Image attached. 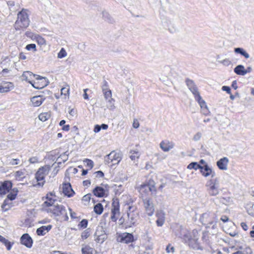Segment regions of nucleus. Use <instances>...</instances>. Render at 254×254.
Instances as JSON below:
<instances>
[{"label": "nucleus", "mask_w": 254, "mask_h": 254, "mask_svg": "<svg viewBox=\"0 0 254 254\" xmlns=\"http://www.w3.org/2000/svg\"><path fill=\"white\" fill-rule=\"evenodd\" d=\"M95 173L97 175L96 177H99V178L103 177L104 176L103 172L101 171H98L96 172Z\"/></svg>", "instance_id": "obj_62"}, {"label": "nucleus", "mask_w": 254, "mask_h": 254, "mask_svg": "<svg viewBox=\"0 0 254 254\" xmlns=\"http://www.w3.org/2000/svg\"><path fill=\"white\" fill-rule=\"evenodd\" d=\"M88 225V221L86 219H82L79 224H78V226L81 228H85L87 227Z\"/></svg>", "instance_id": "obj_43"}, {"label": "nucleus", "mask_w": 254, "mask_h": 254, "mask_svg": "<svg viewBox=\"0 0 254 254\" xmlns=\"http://www.w3.org/2000/svg\"><path fill=\"white\" fill-rule=\"evenodd\" d=\"M234 51L236 54H240L247 59L250 58V55L242 48H235Z\"/></svg>", "instance_id": "obj_29"}, {"label": "nucleus", "mask_w": 254, "mask_h": 254, "mask_svg": "<svg viewBox=\"0 0 254 254\" xmlns=\"http://www.w3.org/2000/svg\"><path fill=\"white\" fill-rule=\"evenodd\" d=\"M68 153L67 151H66V152H64V153L62 154L57 159L56 162L53 164V165H55V164L56 162H57V163L58 164V167H60L62 163H64L68 160Z\"/></svg>", "instance_id": "obj_24"}, {"label": "nucleus", "mask_w": 254, "mask_h": 254, "mask_svg": "<svg viewBox=\"0 0 254 254\" xmlns=\"http://www.w3.org/2000/svg\"><path fill=\"white\" fill-rule=\"evenodd\" d=\"M52 227L51 225L42 226L37 229L36 233L38 236H44L52 229Z\"/></svg>", "instance_id": "obj_22"}, {"label": "nucleus", "mask_w": 254, "mask_h": 254, "mask_svg": "<svg viewBox=\"0 0 254 254\" xmlns=\"http://www.w3.org/2000/svg\"><path fill=\"white\" fill-rule=\"evenodd\" d=\"M45 98H43V96H36L31 99V102L33 106L38 107L42 104Z\"/></svg>", "instance_id": "obj_20"}, {"label": "nucleus", "mask_w": 254, "mask_h": 254, "mask_svg": "<svg viewBox=\"0 0 254 254\" xmlns=\"http://www.w3.org/2000/svg\"><path fill=\"white\" fill-rule=\"evenodd\" d=\"M234 72L239 75H245V67L242 64L237 65L234 69Z\"/></svg>", "instance_id": "obj_30"}, {"label": "nucleus", "mask_w": 254, "mask_h": 254, "mask_svg": "<svg viewBox=\"0 0 254 254\" xmlns=\"http://www.w3.org/2000/svg\"><path fill=\"white\" fill-rule=\"evenodd\" d=\"M140 156V153L137 149H131L129 152V157L136 165Z\"/></svg>", "instance_id": "obj_18"}, {"label": "nucleus", "mask_w": 254, "mask_h": 254, "mask_svg": "<svg viewBox=\"0 0 254 254\" xmlns=\"http://www.w3.org/2000/svg\"><path fill=\"white\" fill-rule=\"evenodd\" d=\"M166 252L168 253H173L174 252V251H175V249L173 247L171 246V245H169L166 249Z\"/></svg>", "instance_id": "obj_56"}, {"label": "nucleus", "mask_w": 254, "mask_h": 254, "mask_svg": "<svg viewBox=\"0 0 254 254\" xmlns=\"http://www.w3.org/2000/svg\"><path fill=\"white\" fill-rule=\"evenodd\" d=\"M122 159L121 155L115 151H112L109 154L106 156L105 161L107 164H110L111 166L118 164Z\"/></svg>", "instance_id": "obj_8"}, {"label": "nucleus", "mask_w": 254, "mask_h": 254, "mask_svg": "<svg viewBox=\"0 0 254 254\" xmlns=\"http://www.w3.org/2000/svg\"><path fill=\"white\" fill-rule=\"evenodd\" d=\"M26 173L25 170L16 171L14 173V177L17 181H21L26 177Z\"/></svg>", "instance_id": "obj_28"}, {"label": "nucleus", "mask_w": 254, "mask_h": 254, "mask_svg": "<svg viewBox=\"0 0 254 254\" xmlns=\"http://www.w3.org/2000/svg\"><path fill=\"white\" fill-rule=\"evenodd\" d=\"M173 232L175 236L180 238L182 242L190 248L194 250H203V247L199 241L200 230L193 229L190 232L182 226L177 225Z\"/></svg>", "instance_id": "obj_1"}, {"label": "nucleus", "mask_w": 254, "mask_h": 254, "mask_svg": "<svg viewBox=\"0 0 254 254\" xmlns=\"http://www.w3.org/2000/svg\"><path fill=\"white\" fill-rule=\"evenodd\" d=\"M14 88V85L12 82L3 81L0 85V93H4L8 92L13 89Z\"/></svg>", "instance_id": "obj_13"}, {"label": "nucleus", "mask_w": 254, "mask_h": 254, "mask_svg": "<svg viewBox=\"0 0 254 254\" xmlns=\"http://www.w3.org/2000/svg\"><path fill=\"white\" fill-rule=\"evenodd\" d=\"M25 48L28 51H30L31 50H33L34 51H36V45L35 44H28L26 46Z\"/></svg>", "instance_id": "obj_45"}, {"label": "nucleus", "mask_w": 254, "mask_h": 254, "mask_svg": "<svg viewBox=\"0 0 254 254\" xmlns=\"http://www.w3.org/2000/svg\"><path fill=\"white\" fill-rule=\"evenodd\" d=\"M16 194L13 192H10L7 195V198L10 200H13L15 199Z\"/></svg>", "instance_id": "obj_51"}, {"label": "nucleus", "mask_w": 254, "mask_h": 254, "mask_svg": "<svg viewBox=\"0 0 254 254\" xmlns=\"http://www.w3.org/2000/svg\"><path fill=\"white\" fill-rule=\"evenodd\" d=\"M67 53L64 48H62L59 53L58 54V58L59 59H62L66 56Z\"/></svg>", "instance_id": "obj_42"}, {"label": "nucleus", "mask_w": 254, "mask_h": 254, "mask_svg": "<svg viewBox=\"0 0 254 254\" xmlns=\"http://www.w3.org/2000/svg\"><path fill=\"white\" fill-rule=\"evenodd\" d=\"M106 101L107 105L106 107L110 110H114L115 108V106L114 105L115 100L113 99H110Z\"/></svg>", "instance_id": "obj_38"}, {"label": "nucleus", "mask_w": 254, "mask_h": 254, "mask_svg": "<svg viewBox=\"0 0 254 254\" xmlns=\"http://www.w3.org/2000/svg\"><path fill=\"white\" fill-rule=\"evenodd\" d=\"M102 16L104 19L109 23H112L114 22V19L107 11H103L102 12Z\"/></svg>", "instance_id": "obj_33"}, {"label": "nucleus", "mask_w": 254, "mask_h": 254, "mask_svg": "<svg viewBox=\"0 0 254 254\" xmlns=\"http://www.w3.org/2000/svg\"><path fill=\"white\" fill-rule=\"evenodd\" d=\"M49 83L48 79L45 77L42 80L37 82H34L33 87L36 89H42L48 85Z\"/></svg>", "instance_id": "obj_25"}, {"label": "nucleus", "mask_w": 254, "mask_h": 254, "mask_svg": "<svg viewBox=\"0 0 254 254\" xmlns=\"http://www.w3.org/2000/svg\"><path fill=\"white\" fill-rule=\"evenodd\" d=\"M33 77H34L36 80H39V81L42 80L45 78L37 74H34V76H33Z\"/></svg>", "instance_id": "obj_64"}, {"label": "nucleus", "mask_w": 254, "mask_h": 254, "mask_svg": "<svg viewBox=\"0 0 254 254\" xmlns=\"http://www.w3.org/2000/svg\"><path fill=\"white\" fill-rule=\"evenodd\" d=\"M217 220L216 215L213 213H204L200 218V221L206 228L212 229H215Z\"/></svg>", "instance_id": "obj_6"}, {"label": "nucleus", "mask_w": 254, "mask_h": 254, "mask_svg": "<svg viewBox=\"0 0 254 254\" xmlns=\"http://www.w3.org/2000/svg\"><path fill=\"white\" fill-rule=\"evenodd\" d=\"M46 198L47 200L44 202V205H45L48 207H52L54 205L55 202L57 200V196L54 197L50 196L48 195H46Z\"/></svg>", "instance_id": "obj_26"}, {"label": "nucleus", "mask_w": 254, "mask_h": 254, "mask_svg": "<svg viewBox=\"0 0 254 254\" xmlns=\"http://www.w3.org/2000/svg\"><path fill=\"white\" fill-rule=\"evenodd\" d=\"M120 213L119 202L117 200H114L112 203V214L119 216Z\"/></svg>", "instance_id": "obj_27"}, {"label": "nucleus", "mask_w": 254, "mask_h": 254, "mask_svg": "<svg viewBox=\"0 0 254 254\" xmlns=\"http://www.w3.org/2000/svg\"><path fill=\"white\" fill-rule=\"evenodd\" d=\"M133 241V236L131 233H123L121 236V242L128 244Z\"/></svg>", "instance_id": "obj_21"}, {"label": "nucleus", "mask_w": 254, "mask_h": 254, "mask_svg": "<svg viewBox=\"0 0 254 254\" xmlns=\"http://www.w3.org/2000/svg\"><path fill=\"white\" fill-rule=\"evenodd\" d=\"M201 136V133L199 132H198L193 136V140L194 141H197L200 139Z\"/></svg>", "instance_id": "obj_53"}, {"label": "nucleus", "mask_w": 254, "mask_h": 254, "mask_svg": "<svg viewBox=\"0 0 254 254\" xmlns=\"http://www.w3.org/2000/svg\"><path fill=\"white\" fill-rule=\"evenodd\" d=\"M89 236V233L87 230H85L81 234V238L82 239H86Z\"/></svg>", "instance_id": "obj_52"}, {"label": "nucleus", "mask_w": 254, "mask_h": 254, "mask_svg": "<svg viewBox=\"0 0 254 254\" xmlns=\"http://www.w3.org/2000/svg\"><path fill=\"white\" fill-rule=\"evenodd\" d=\"M33 39L35 40L39 45H46L45 39L39 35H34Z\"/></svg>", "instance_id": "obj_32"}, {"label": "nucleus", "mask_w": 254, "mask_h": 254, "mask_svg": "<svg viewBox=\"0 0 254 254\" xmlns=\"http://www.w3.org/2000/svg\"><path fill=\"white\" fill-rule=\"evenodd\" d=\"M20 243L27 248H31L33 245V240L28 234L25 233L21 237Z\"/></svg>", "instance_id": "obj_11"}, {"label": "nucleus", "mask_w": 254, "mask_h": 254, "mask_svg": "<svg viewBox=\"0 0 254 254\" xmlns=\"http://www.w3.org/2000/svg\"><path fill=\"white\" fill-rule=\"evenodd\" d=\"M142 200L146 213L149 216H152L154 213L155 209L151 199L149 198H143Z\"/></svg>", "instance_id": "obj_10"}, {"label": "nucleus", "mask_w": 254, "mask_h": 254, "mask_svg": "<svg viewBox=\"0 0 254 254\" xmlns=\"http://www.w3.org/2000/svg\"><path fill=\"white\" fill-rule=\"evenodd\" d=\"M49 165H45L40 167L35 174V179L38 182L37 185L43 187L45 184V178L47 175L50 170Z\"/></svg>", "instance_id": "obj_7"}, {"label": "nucleus", "mask_w": 254, "mask_h": 254, "mask_svg": "<svg viewBox=\"0 0 254 254\" xmlns=\"http://www.w3.org/2000/svg\"><path fill=\"white\" fill-rule=\"evenodd\" d=\"M29 23L30 20L28 18L27 10L23 9L18 12L17 19L15 23L14 27L16 31L24 30L29 26Z\"/></svg>", "instance_id": "obj_3"}, {"label": "nucleus", "mask_w": 254, "mask_h": 254, "mask_svg": "<svg viewBox=\"0 0 254 254\" xmlns=\"http://www.w3.org/2000/svg\"><path fill=\"white\" fill-rule=\"evenodd\" d=\"M200 173L204 177L211 176L205 184V187L208 194L211 196H216L220 193L219 180L218 178H215V171L210 167L207 164L201 166L200 170Z\"/></svg>", "instance_id": "obj_2"}, {"label": "nucleus", "mask_w": 254, "mask_h": 254, "mask_svg": "<svg viewBox=\"0 0 254 254\" xmlns=\"http://www.w3.org/2000/svg\"><path fill=\"white\" fill-rule=\"evenodd\" d=\"M95 241L98 243H103L105 239V235H98L97 232H96L94 234Z\"/></svg>", "instance_id": "obj_35"}, {"label": "nucleus", "mask_w": 254, "mask_h": 254, "mask_svg": "<svg viewBox=\"0 0 254 254\" xmlns=\"http://www.w3.org/2000/svg\"><path fill=\"white\" fill-rule=\"evenodd\" d=\"M94 212L98 214H101L103 211V207L101 203H98L96 204L94 207Z\"/></svg>", "instance_id": "obj_37"}, {"label": "nucleus", "mask_w": 254, "mask_h": 254, "mask_svg": "<svg viewBox=\"0 0 254 254\" xmlns=\"http://www.w3.org/2000/svg\"><path fill=\"white\" fill-rule=\"evenodd\" d=\"M29 161L31 164H35L38 162V158L37 157H32L29 158Z\"/></svg>", "instance_id": "obj_55"}, {"label": "nucleus", "mask_w": 254, "mask_h": 254, "mask_svg": "<svg viewBox=\"0 0 254 254\" xmlns=\"http://www.w3.org/2000/svg\"><path fill=\"white\" fill-rule=\"evenodd\" d=\"M242 252L243 254H252V251L249 247H247L246 249Z\"/></svg>", "instance_id": "obj_54"}, {"label": "nucleus", "mask_w": 254, "mask_h": 254, "mask_svg": "<svg viewBox=\"0 0 254 254\" xmlns=\"http://www.w3.org/2000/svg\"><path fill=\"white\" fill-rule=\"evenodd\" d=\"M157 220H156L157 225L159 227L163 226L165 222V213L162 210L157 211L156 214Z\"/></svg>", "instance_id": "obj_19"}, {"label": "nucleus", "mask_w": 254, "mask_h": 254, "mask_svg": "<svg viewBox=\"0 0 254 254\" xmlns=\"http://www.w3.org/2000/svg\"><path fill=\"white\" fill-rule=\"evenodd\" d=\"M229 159L228 158L224 157L219 159L216 162L218 168L221 170H226L228 168Z\"/></svg>", "instance_id": "obj_16"}, {"label": "nucleus", "mask_w": 254, "mask_h": 254, "mask_svg": "<svg viewBox=\"0 0 254 254\" xmlns=\"http://www.w3.org/2000/svg\"><path fill=\"white\" fill-rule=\"evenodd\" d=\"M49 213H51L55 217H59L65 221L68 220V217L67 214L65 207L61 204L54 205L53 206L47 209Z\"/></svg>", "instance_id": "obj_4"}, {"label": "nucleus", "mask_w": 254, "mask_h": 254, "mask_svg": "<svg viewBox=\"0 0 254 254\" xmlns=\"http://www.w3.org/2000/svg\"><path fill=\"white\" fill-rule=\"evenodd\" d=\"M144 188L148 189L149 191L152 192L155 190V188L154 185H150L149 184H144Z\"/></svg>", "instance_id": "obj_50"}, {"label": "nucleus", "mask_w": 254, "mask_h": 254, "mask_svg": "<svg viewBox=\"0 0 254 254\" xmlns=\"http://www.w3.org/2000/svg\"><path fill=\"white\" fill-rule=\"evenodd\" d=\"M222 90L223 91H226L228 94H231V89L229 86H223L222 87Z\"/></svg>", "instance_id": "obj_58"}, {"label": "nucleus", "mask_w": 254, "mask_h": 254, "mask_svg": "<svg viewBox=\"0 0 254 254\" xmlns=\"http://www.w3.org/2000/svg\"><path fill=\"white\" fill-rule=\"evenodd\" d=\"M202 241H203L204 243L207 244L208 243V235L207 233L203 232L202 233V236L201 237Z\"/></svg>", "instance_id": "obj_44"}, {"label": "nucleus", "mask_w": 254, "mask_h": 254, "mask_svg": "<svg viewBox=\"0 0 254 254\" xmlns=\"http://www.w3.org/2000/svg\"><path fill=\"white\" fill-rule=\"evenodd\" d=\"M201 167V165H200V164H199L197 162H192L189 164V165L187 167V168L190 170L194 169L195 170H197V169H199L200 170Z\"/></svg>", "instance_id": "obj_34"}, {"label": "nucleus", "mask_w": 254, "mask_h": 254, "mask_svg": "<svg viewBox=\"0 0 254 254\" xmlns=\"http://www.w3.org/2000/svg\"><path fill=\"white\" fill-rule=\"evenodd\" d=\"M69 211L70 212V215L72 219H75L77 218L76 217V213L74 212H73L72 211V209L70 208H68Z\"/></svg>", "instance_id": "obj_59"}, {"label": "nucleus", "mask_w": 254, "mask_h": 254, "mask_svg": "<svg viewBox=\"0 0 254 254\" xmlns=\"http://www.w3.org/2000/svg\"><path fill=\"white\" fill-rule=\"evenodd\" d=\"M33 76H34V74H33L32 72L29 71H26L23 73L22 75V78L23 80L27 81L33 86V85L34 84V82H33L31 80L32 79Z\"/></svg>", "instance_id": "obj_23"}, {"label": "nucleus", "mask_w": 254, "mask_h": 254, "mask_svg": "<svg viewBox=\"0 0 254 254\" xmlns=\"http://www.w3.org/2000/svg\"><path fill=\"white\" fill-rule=\"evenodd\" d=\"M103 93L106 100L112 98V92L110 89L103 91Z\"/></svg>", "instance_id": "obj_41"}, {"label": "nucleus", "mask_w": 254, "mask_h": 254, "mask_svg": "<svg viewBox=\"0 0 254 254\" xmlns=\"http://www.w3.org/2000/svg\"><path fill=\"white\" fill-rule=\"evenodd\" d=\"M219 62L225 66H229L231 64V62L228 59H225L222 61H219Z\"/></svg>", "instance_id": "obj_47"}, {"label": "nucleus", "mask_w": 254, "mask_h": 254, "mask_svg": "<svg viewBox=\"0 0 254 254\" xmlns=\"http://www.w3.org/2000/svg\"><path fill=\"white\" fill-rule=\"evenodd\" d=\"M191 92L193 94L194 96V98L196 101L198 102L201 108H202L203 106H206L205 102L202 99L200 95L197 86L190 90Z\"/></svg>", "instance_id": "obj_12"}, {"label": "nucleus", "mask_w": 254, "mask_h": 254, "mask_svg": "<svg viewBox=\"0 0 254 254\" xmlns=\"http://www.w3.org/2000/svg\"><path fill=\"white\" fill-rule=\"evenodd\" d=\"M174 146V144L172 142L169 140L162 141L160 143V147L164 152H168Z\"/></svg>", "instance_id": "obj_17"}, {"label": "nucleus", "mask_w": 254, "mask_h": 254, "mask_svg": "<svg viewBox=\"0 0 254 254\" xmlns=\"http://www.w3.org/2000/svg\"><path fill=\"white\" fill-rule=\"evenodd\" d=\"M202 109V113L204 115H207L209 113V111L207 108V106H203L202 108H201Z\"/></svg>", "instance_id": "obj_61"}, {"label": "nucleus", "mask_w": 254, "mask_h": 254, "mask_svg": "<svg viewBox=\"0 0 254 254\" xmlns=\"http://www.w3.org/2000/svg\"><path fill=\"white\" fill-rule=\"evenodd\" d=\"M127 219L125 222L126 227H131L134 225L138 218V213L135 206H128L127 213Z\"/></svg>", "instance_id": "obj_5"}, {"label": "nucleus", "mask_w": 254, "mask_h": 254, "mask_svg": "<svg viewBox=\"0 0 254 254\" xmlns=\"http://www.w3.org/2000/svg\"><path fill=\"white\" fill-rule=\"evenodd\" d=\"M69 91V87L67 86V87H63L61 89V94L66 95L68 94Z\"/></svg>", "instance_id": "obj_48"}, {"label": "nucleus", "mask_w": 254, "mask_h": 254, "mask_svg": "<svg viewBox=\"0 0 254 254\" xmlns=\"http://www.w3.org/2000/svg\"><path fill=\"white\" fill-rule=\"evenodd\" d=\"M12 187L10 181H6L1 183L0 186V194H5L8 192Z\"/></svg>", "instance_id": "obj_14"}, {"label": "nucleus", "mask_w": 254, "mask_h": 254, "mask_svg": "<svg viewBox=\"0 0 254 254\" xmlns=\"http://www.w3.org/2000/svg\"><path fill=\"white\" fill-rule=\"evenodd\" d=\"M19 160L18 159H12L9 162V164L11 165H15L19 164Z\"/></svg>", "instance_id": "obj_57"}, {"label": "nucleus", "mask_w": 254, "mask_h": 254, "mask_svg": "<svg viewBox=\"0 0 254 254\" xmlns=\"http://www.w3.org/2000/svg\"><path fill=\"white\" fill-rule=\"evenodd\" d=\"M84 161L86 163V166L88 167L90 169L93 168L94 166V163L91 160L86 159Z\"/></svg>", "instance_id": "obj_46"}, {"label": "nucleus", "mask_w": 254, "mask_h": 254, "mask_svg": "<svg viewBox=\"0 0 254 254\" xmlns=\"http://www.w3.org/2000/svg\"><path fill=\"white\" fill-rule=\"evenodd\" d=\"M102 187L97 186L93 190V194L98 197H103L107 196L109 193V186L108 185H103Z\"/></svg>", "instance_id": "obj_9"}, {"label": "nucleus", "mask_w": 254, "mask_h": 254, "mask_svg": "<svg viewBox=\"0 0 254 254\" xmlns=\"http://www.w3.org/2000/svg\"><path fill=\"white\" fill-rule=\"evenodd\" d=\"M101 130V127L100 125H96L95 126L94 131L96 133L99 132Z\"/></svg>", "instance_id": "obj_63"}, {"label": "nucleus", "mask_w": 254, "mask_h": 254, "mask_svg": "<svg viewBox=\"0 0 254 254\" xmlns=\"http://www.w3.org/2000/svg\"><path fill=\"white\" fill-rule=\"evenodd\" d=\"M186 83L189 90L191 89L194 88V87L196 86L194 82L192 80L190 79L189 78H187L186 79Z\"/></svg>", "instance_id": "obj_39"}, {"label": "nucleus", "mask_w": 254, "mask_h": 254, "mask_svg": "<svg viewBox=\"0 0 254 254\" xmlns=\"http://www.w3.org/2000/svg\"><path fill=\"white\" fill-rule=\"evenodd\" d=\"M0 242L5 246L6 249L8 251L11 250L12 246L13 245V243H11L1 235H0Z\"/></svg>", "instance_id": "obj_31"}, {"label": "nucleus", "mask_w": 254, "mask_h": 254, "mask_svg": "<svg viewBox=\"0 0 254 254\" xmlns=\"http://www.w3.org/2000/svg\"><path fill=\"white\" fill-rule=\"evenodd\" d=\"M63 193L64 195L68 197H71L74 194V191L72 190L70 183H64L63 184Z\"/></svg>", "instance_id": "obj_15"}, {"label": "nucleus", "mask_w": 254, "mask_h": 254, "mask_svg": "<svg viewBox=\"0 0 254 254\" xmlns=\"http://www.w3.org/2000/svg\"><path fill=\"white\" fill-rule=\"evenodd\" d=\"M93 249L88 245L83 247L81 249L82 254H93Z\"/></svg>", "instance_id": "obj_36"}, {"label": "nucleus", "mask_w": 254, "mask_h": 254, "mask_svg": "<svg viewBox=\"0 0 254 254\" xmlns=\"http://www.w3.org/2000/svg\"><path fill=\"white\" fill-rule=\"evenodd\" d=\"M102 91H106L107 90H110L108 88V83L105 80H104L102 82Z\"/></svg>", "instance_id": "obj_49"}, {"label": "nucleus", "mask_w": 254, "mask_h": 254, "mask_svg": "<svg viewBox=\"0 0 254 254\" xmlns=\"http://www.w3.org/2000/svg\"><path fill=\"white\" fill-rule=\"evenodd\" d=\"M50 118V115L48 113H42L39 115V119L42 122L47 121Z\"/></svg>", "instance_id": "obj_40"}, {"label": "nucleus", "mask_w": 254, "mask_h": 254, "mask_svg": "<svg viewBox=\"0 0 254 254\" xmlns=\"http://www.w3.org/2000/svg\"><path fill=\"white\" fill-rule=\"evenodd\" d=\"M132 126L135 128H137L139 127V123L137 120H134Z\"/></svg>", "instance_id": "obj_60"}]
</instances>
